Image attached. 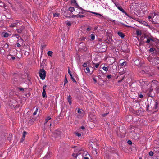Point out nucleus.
<instances>
[{
    "mask_svg": "<svg viewBox=\"0 0 159 159\" xmlns=\"http://www.w3.org/2000/svg\"><path fill=\"white\" fill-rule=\"evenodd\" d=\"M134 63L135 65L137 66H141L142 65V63L141 62V61L139 59H136L134 61Z\"/></svg>",
    "mask_w": 159,
    "mask_h": 159,
    "instance_id": "nucleus-5",
    "label": "nucleus"
},
{
    "mask_svg": "<svg viewBox=\"0 0 159 159\" xmlns=\"http://www.w3.org/2000/svg\"><path fill=\"white\" fill-rule=\"evenodd\" d=\"M25 139V138H24L23 137H22V138H21L20 142H22Z\"/></svg>",
    "mask_w": 159,
    "mask_h": 159,
    "instance_id": "nucleus-53",
    "label": "nucleus"
},
{
    "mask_svg": "<svg viewBox=\"0 0 159 159\" xmlns=\"http://www.w3.org/2000/svg\"><path fill=\"white\" fill-rule=\"evenodd\" d=\"M75 134L77 136H78V137H80L81 136V134L80 133H75Z\"/></svg>",
    "mask_w": 159,
    "mask_h": 159,
    "instance_id": "nucleus-45",
    "label": "nucleus"
},
{
    "mask_svg": "<svg viewBox=\"0 0 159 159\" xmlns=\"http://www.w3.org/2000/svg\"><path fill=\"white\" fill-rule=\"evenodd\" d=\"M16 27L17 28H19L21 26H22L23 25L22 23H20L19 22L17 21L16 22Z\"/></svg>",
    "mask_w": 159,
    "mask_h": 159,
    "instance_id": "nucleus-12",
    "label": "nucleus"
},
{
    "mask_svg": "<svg viewBox=\"0 0 159 159\" xmlns=\"http://www.w3.org/2000/svg\"><path fill=\"white\" fill-rule=\"evenodd\" d=\"M84 11H82V12H79V14H80V13H81V14H83L84 13Z\"/></svg>",
    "mask_w": 159,
    "mask_h": 159,
    "instance_id": "nucleus-57",
    "label": "nucleus"
},
{
    "mask_svg": "<svg viewBox=\"0 0 159 159\" xmlns=\"http://www.w3.org/2000/svg\"><path fill=\"white\" fill-rule=\"evenodd\" d=\"M124 13L125 14V15H126V16H127L128 17L130 18H131V17L130 16H129V15L125 11V12Z\"/></svg>",
    "mask_w": 159,
    "mask_h": 159,
    "instance_id": "nucleus-38",
    "label": "nucleus"
},
{
    "mask_svg": "<svg viewBox=\"0 0 159 159\" xmlns=\"http://www.w3.org/2000/svg\"><path fill=\"white\" fill-rule=\"evenodd\" d=\"M66 24L68 26H70L71 25V23L70 22H68L66 23Z\"/></svg>",
    "mask_w": 159,
    "mask_h": 159,
    "instance_id": "nucleus-39",
    "label": "nucleus"
},
{
    "mask_svg": "<svg viewBox=\"0 0 159 159\" xmlns=\"http://www.w3.org/2000/svg\"><path fill=\"white\" fill-rule=\"evenodd\" d=\"M89 11L91 13H92L95 14L99 16H102V15L101 14H99L98 13L95 12H92V11Z\"/></svg>",
    "mask_w": 159,
    "mask_h": 159,
    "instance_id": "nucleus-20",
    "label": "nucleus"
},
{
    "mask_svg": "<svg viewBox=\"0 0 159 159\" xmlns=\"http://www.w3.org/2000/svg\"><path fill=\"white\" fill-rule=\"evenodd\" d=\"M18 41L19 43L22 42L23 41V40L22 39H20Z\"/></svg>",
    "mask_w": 159,
    "mask_h": 159,
    "instance_id": "nucleus-54",
    "label": "nucleus"
},
{
    "mask_svg": "<svg viewBox=\"0 0 159 159\" xmlns=\"http://www.w3.org/2000/svg\"><path fill=\"white\" fill-rule=\"evenodd\" d=\"M102 69H103V70L105 71H108V68H107V67H105V66H104L103 68H102Z\"/></svg>",
    "mask_w": 159,
    "mask_h": 159,
    "instance_id": "nucleus-30",
    "label": "nucleus"
},
{
    "mask_svg": "<svg viewBox=\"0 0 159 159\" xmlns=\"http://www.w3.org/2000/svg\"><path fill=\"white\" fill-rule=\"evenodd\" d=\"M11 58V60H14L15 59V57L14 56H12Z\"/></svg>",
    "mask_w": 159,
    "mask_h": 159,
    "instance_id": "nucleus-51",
    "label": "nucleus"
},
{
    "mask_svg": "<svg viewBox=\"0 0 159 159\" xmlns=\"http://www.w3.org/2000/svg\"><path fill=\"white\" fill-rule=\"evenodd\" d=\"M122 24L124 26H125V27H129V26H128V25H125V24Z\"/></svg>",
    "mask_w": 159,
    "mask_h": 159,
    "instance_id": "nucleus-61",
    "label": "nucleus"
},
{
    "mask_svg": "<svg viewBox=\"0 0 159 159\" xmlns=\"http://www.w3.org/2000/svg\"><path fill=\"white\" fill-rule=\"evenodd\" d=\"M74 17H79V18H83V17H85V16L84 15H80L79 14H79H77V15H74Z\"/></svg>",
    "mask_w": 159,
    "mask_h": 159,
    "instance_id": "nucleus-13",
    "label": "nucleus"
},
{
    "mask_svg": "<svg viewBox=\"0 0 159 159\" xmlns=\"http://www.w3.org/2000/svg\"><path fill=\"white\" fill-rule=\"evenodd\" d=\"M81 129L83 130H84L85 129V127L83 126H82L80 127Z\"/></svg>",
    "mask_w": 159,
    "mask_h": 159,
    "instance_id": "nucleus-58",
    "label": "nucleus"
},
{
    "mask_svg": "<svg viewBox=\"0 0 159 159\" xmlns=\"http://www.w3.org/2000/svg\"><path fill=\"white\" fill-rule=\"evenodd\" d=\"M46 46V45H42L41 46V48H42L41 49H45Z\"/></svg>",
    "mask_w": 159,
    "mask_h": 159,
    "instance_id": "nucleus-43",
    "label": "nucleus"
},
{
    "mask_svg": "<svg viewBox=\"0 0 159 159\" xmlns=\"http://www.w3.org/2000/svg\"><path fill=\"white\" fill-rule=\"evenodd\" d=\"M16 47H20L21 46V44H19V43H17L16 44Z\"/></svg>",
    "mask_w": 159,
    "mask_h": 159,
    "instance_id": "nucleus-41",
    "label": "nucleus"
},
{
    "mask_svg": "<svg viewBox=\"0 0 159 159\" xmlns=\"http://www.w3.org/2000/svg\"><path fill=\"white\" fill-rule=\"evenodd\" d=\"M107 77L108 79H110L111 77V75H108L107 76Z\"/></svg>",
    "mask_w": 159,
    "mask_h": 159,
    "instance_id": "nucleus-52",
    "label": "nucleus"
},
{
    "mask_svg": "<svg viewBox=\"0 0 159 159\" xmlns=\"http://www.w3.org/2000/svg\"><path fill=\"white\" fill-rule=\"evenodd\" d=\"M12 56V55H8L7 56V58L9 60H11V57Z\"/></svg>",
    "mask_w": 159,
    "mask_h": 159,
    "instance_id": "nucleus-33",
    "label": "nucleus"
},
{
    "mask_svg": "<svg viewBox=\"0 0 159 159\" xmlns=\"http://www.w3.org/2000/svg\"><path fill=\"white\" fill-rule=\"evenodd\" d=\"M5 53V50H0V53L1 54H4Z\"/></svg>",
    "mask_w": 159,
    "mask_h": 159,
    "instance_id": "nucleus-35",
    "label": "nucleus"
},
{
    "mask_svg": "<svg viewBox=\"0 0 159 159\" xmlns=\"http://www.w3.org/2000/svg\"><path fill=\"white\" fill-rule=\"evenodd\" d=\"M119 36L120 37L122 38H123L125 37V35L123 33L121 32H118L117 33Z\"/></svg>",
    "mask_w": 159,
    "mask_h": 159,
    "instance_id": "nucleus-10",
    "label": "nucleus"
},
{
    "mask_svg": "<svg viewBox=\"0 0 159 159\" xmlns=\"http://www.w3.org/2000/svg\"><path fill=\"white\" fill-rule=\"evenodd\" d=\"M16 23H13L12 24H11V25H10V26L11 27H16Z\"/></svg>",
    "mask_w": 159,
    "mask_h": 159,
    "instance_id": "nucleus-29",
    "label": "nucleus"
},
{
    "mask_svg": "<svg viewBox=\"0 0 159 159\" xmlns=\"http://www.w3.org/2000/svg\"><path fill=\"white\" fill-rule=\"evenodd\" d=\"M27 134V133L25 131H24L23 133V137L24 138H25V137L26 135Z\"/></svg>",
    "mask_w": 159,
    "mask_h": 159,
    "instance_id": "nucleus-40",
    "label": "nucleus"
},
{
    "mask_svg": "<svg viewBox=\"0 0 159 159\" xmlns=\"http://www.w3.org/2000/svg\"><path fill=\"white\" fill-rule=\"evenodd\" d=\"M39 76L42 80L45 78L46 72L43 69H41L39 71Z\"/></svg>",
    "mask_w": 159,
    "mask_h": 159,
    "instance_id": "nucleus-3",
    "label": "nucleus"
},
{
    "mask_svg": "<svg viewBox=\"0 0 159 159\" xmlns=\"http://www.w3.org/2000/svg\"><path fill=\"white\" fill-rule=\"evenodd\" d=\"M136 33L138 35H141V32L137 30Z\"/></svg>",
    "mask_w": 159,
    "mask_h": 159,
    "instance_id": "nucleus-25",
    "label": "nucleus"
},
{
    "mask_svg": "<svg viewBox=\"0 0 159 159\" xmlns=\"http://www.w3.org/2000/svg\"><path fill=\"white\" fill-rule=\"evenodd\" d=\"M90 30V28L89 27H88L86 29V31H89Z\"/></svg>",
    "mask_w": 159,
    "mask_h": 159,
    "instance_id": "nucleus-47",
    "label": "nucleus"
},
{
    "mask_svg": "<svg viewBox=\"0 0 159 159\" xmlns=\"http://www.w3.org/2000/svg\"><path fill=\"white\" fill-rule=\"evenodd\" d=\"M139 83L141 88L143 89L146 90L148 89V86L149 85V82L144 80H139Z\"/></svg>",
    "mask_w": 159,
    "mask_h": 159,
    "instance_id": "nucleus-2",
    "label": "nucleus"
},
{
    "mask_svg": "<svg viewBox=\"0 0 159 159\" xmlns=\"http://www.w3.org/2000/svg\"><path fill=\"white\" fill-rule=\"evenodd\" d=\"M71 3L72 4H74L75 5L79 7V9H80L81 10H83V9L81 7H79V6L78 5L77 3H76V0H72Z\"/></svg>",
    "mask_w": 159,
    "mask_h": 159,
    "instance_id": "nucleus-9",
    "label": "nucleus"
},
{
    "mask_svg": "<svg viewBox=\"0 0 159 159\" xmlns=\"http://www.w3.org/2000/svg\"><path fill=\"white\" fill-rule=\"evenodd\" d=\"M86 70L85 71L86 73H90V69L89 68L87 67L86 68Z\"/></svg>",
    "mask_w": 159,
    "mask_h": 159,
    "instance_id": "nucleus-21",
    "label": "nucleus"
},
{
    "mask_svg": "<svg viewBox=\"0 0 159 159\" xmlns=\"http://www.w3.org/2000/svg\"><path fill=\"white\" fill-rule=\"evenodd\" d=\"M153 152L152 151H150L149 152V154L150 156H152L153 155Z\"/></svg>",
    "mask_w": 159,
    "mask_h": 159,
    "instance_id": "nucleus-32",
    "label": "nucleus"
},
{
    "mask_svg": "<svg viewBox=\"0 0 159 159\" xmlns=\"http://www.w3.org/2000/svg\"><path fill=\"white\" fill-rule=\"evenodd\" d=\"M114 4L117 7L119 6L120 5L118 2H114Z\"/></svg>",
    "mask_w": 159,
    "mask_h": 159,
    "instance_id": "nucleus-31",
    "label": "nucleus"
},
{
    "mask_svg": "<svg viewBox=\"0 0 159 159\" xmlns=\"http://www.w3.org/2000/svg\"><path fill=\"white\" fill-rule=\"evenodd\" d=\"M139 97L141 98H143V96L141 94H139L138 95Z\"/></svg>",
    "mask_w": 159,
    "mask_h": 159,
    "instance_id": "nucleus-36",
    "label": "nucleus"
},
{
    "mask_svg": "<svg viewBox=\"0 0 159 159\" xmlns=\"http://www.w3.org/2000/svg\"><path fill=\"white\" fill-rule=\"evenodd\" d=\"M4 3L2 2H0V6L2 7H3L4 6Z\"/></svg>",
    "mask_w": 159,
    "mask_h": 159,
    "instance_id": "nucleus-27",
    "label": "nucleus"
},
{
    "mask_svg": "<svg viewBox=\"0 0 159 159\" xmlns=\"http://www.w3.org/2000/svg\"><path fill=\"white\" fill-rule=\"evenodd\" d=\"M15 36L18 38L19 37V36L18 34H15Z\"/></svg>",
    "mask_w": 159,
    "mask_h": 159,
    "instance_id": "nucleus-60",
    "label": "nucleus"
},
{
    "mask_svg": "<svg viewBox=\"0 0 159 159\" xmlns=\"http://www.w3.org/2000/svg\"><path fill=\"white\" fill-rule=\"evenodd\" d=\"M157 49L159 50V43H158L157 44Z\"/></svg>",
    "mask_w": 159,
    "mask_h": 159,
    "instance_id": "nucleus-56",
    "label": "nucleus"
},
{
    "mask_svg": "<svg viewBox=\"0 0 159 159\" xmlns=\"http://www.w3.org/2000/svg\"><path fill=\"white\" fill-rule=\"evenodd\" d=\"M153 63L154 65H157L159 64V58L157 57L153 59Z\"/></svg>",
    "mask_w": 159,
    "mask_h": 159,
    "instance_id": "nucleus-6",
    "label": "nucleus"
},
{
    "mask_svg": "<svg viewBox=\"0 0 159 159\" xmlns=\"http://www.w3.org/2000/svg\"><path fill=\"white\" fill-rule=\"evenodd\" d=\"M158 105V103L157 102H155V108L156 109L157 108Z\"/></svg>",
    "mask_w": 159,
    "mask_h": 159,
    "instance_id": "nucleus-34",
    "label": "nucleus"
},
{
    "mask_svg": "<svg viewBox=\"0 0 159 159\" xmlns=\"http://www.w3.org/2000/svg\"><path fill=\"white\" fill-rule=\"evenodd\" d=\"M71 99L72 97H71V96L69 95V96H67V99L68 100V101L69 102L70 104L71 105Z\"/></svg>",
    "mask_w": 159,
    "mask_h": 159,
    "instance_id": "nucleus-11",
    "label": "nucleus"
},
{
    "mask_svg": "<svg viewBox=\"0 0 159 159\" xmlns=\"http://www.w3.org/2000/svg\"><path fill=\"white\" fill-rule=\"evenodd\" d=\"M19 89L21 91H23L24 90V89L23 88H19Z\"/></svg>",
    "mask_w": 159,
    "mask_h": 159,
    "instance_id": "nucleus-48",
    "label": "nucleus"
},
{
    "mask_svg": "<svg viewBox=\"0 0 159 159\" xmlns=\"http://www.w3.org/2000/svg\"><path fill=\"white\" fill-rule=\"evenodd\" d=\"M8 36V34L7 33H4V34L3 35V36L5 37H7Z\"/></svg>",
    "mask_w": 159,
    "mask_h": 159,
    "instance_id": "nucleus-37",
    "label": "nucleus"
},
{
    "mask_svg": "<svg viewBox=\"0 0 159 159\" xmlns=\"http://www.w3.org/2000/svg\"><path fill=\"white\" fill-rule=\"evenodd\" d=\"M144 23H145L144 24V25H146V26H148V24L147 23H146V22H145Z\"/></svg>",
    "mask_w": 159,
    "mask_h": 159,
    "instance_id": "nucleus-62",
    "label": "nucleus"
},
{
    "mask_svg": "<svg viewBox=\"0 0 159 159\" xmlns=\"http://www.w3.org/2000/svg\"><path fill=\"white\" fill-rule=\"evenodd\" d=\"M107 114V113H106V114H102V116L104 117H105V116H106V115Z\"/></svg>",
    "mask_w": 159,
    "mask_h": 159,
    "instance_id": "nucleus-63",
    "label": "nucleus"
},
{
    "mask_svg": "<svg viewBox=\"0 0 159 159\" xmlns=\"http://www.w3.org/2000/svg\"><path fill=\"white\" fill-rule=\"evenodd\" d=\"M69 11H70L71 12H73L74 11H75V9L74 7H70L69 8Z\"/></svg>",
    "mask_w": 159,
    "mask_h": 159,
    "instance_id": "nucleus-19",
    "label": "nucleus"
},
{
    "mask_svg": "<svg viewBox=\"0 0 159 159\" xmlns=\"http://www.w3.org/2000/svg\"><path fill=\"white\" fill-rule=\"evenodd\" d=\"M68 73L70 75H72V74H71V72L69 69L68 70Z\"/></svg>",
    "mask_w": 159,
    "mask_h": 159,
    "instance_id": "nucleus-49",
    "label": "nucleus"
},
{
    "mask_svg": "<svg viewBox=\"0 0 159 159\" xmlns=\"http://www.w3.org/2000/svg\"><path fill=\"white\" fill-rule=\"evenodd\" d=\"M53 52L51 51H49L48 52L47 54L49 56H51L52 55Z\"/></svg>",
    "mask_w": 159,
    "mask_h": 159,
    "instance_id": "nucleus-26",
    "label": "nucleus"
},
{
    "mask_svg": "<svg viewBox=\"0 0 159 159\" xmlns=\"http://www.w3.org/2000/svg\"><path fill=\"white\" fill-rule=\"evenodd\" d=\"M60 15V14L58 13H53V16L54 17H58Z\"/></svg>",
    "mask_w": 159,
    "mask_h": 159,
    "instance_id": "nucleus-18",
    "label": "nucleus"
},
{
    "mask_svg": "<svg viewBox=\"0 0 159 159\" xmlns=\"http://www.w3.org/2000/svg\"><path fill=\"white\" fill-rule=\"evenodd\" d=\"M117 8L120 11H121L122 13H124L125 12L124 10L122 8L120 5L119 6L117 7Z\"/></svg>",
    "mask_w": 159,
    "mask_h": 159,
    "instance_id": "nucleus-14",
    "label": "nucleus"
},
{
    "mask_svg": "<svg viewBox=\"0 0 159 159\" xmlns=\"http://www.w3.org/2000/svg\"><path fill=\"white\" fill-rule=\"evenodd\" d=\"M127 62L126 61H125L121 64V66H125L126 65Z\"/></svg>",
    "mask_w": 159,
    "mask_h": 159,
    "instance_id": "nucleus-22",
    "label": "nucleus"
},
{
    "mask_svg": "<svg viewBox=\"0 0 159 159\" xmlns=\"http://www.w3.org/2000/svg\"><path fill=\"white\" fill-rule=\"evenodd\" d=\"M83 66L84 67H86L87 66V63H84L83 65Z\"/></svg>",
    "mask_w": 159,
    "mask_h": 159,
    "instance_id": "nucleus-44",
    "label": "nucleus"
},
{
    "mask_svg": "<svg viewBox=\"0 0 159 159\" xmlns=\"http://www.w3.org/2000/svg\"><path fill=\"white\" fill-rule=\"evenodd\" d=\"M47 86L46 85H44L43 87V92L42 93L43 97L44 98L46 96V88Z\"/></svg>",
    "mask_w": 159,
    "mask_h": 159,
    "instance_id": "nucleus-8",
    "label": "nucleus"
},
{
    "mask_svg": "<svg viewBox=\"0 0 159 159\" xmlns=\"http://www.w3.org/2000/svg\"><path fill=\"white\" fill-rule=\"evenodd\" d=\"M84 159H89L87 157H84Z\"/></svg>",
    "mask_w": 159,
    "mask_h": 159,
    "instance_id": "nucleus-64",
    "label": "nucleus"
},
{
    "mask_svg": "<svg viewBox=\"0 0 159 159\" xmlns=\"http://www.w3.org/2000/svg\"><path fill=\"white\" fill-rule=\"evenodd\" d=\"M70 78L72 80L73 82H74L75 83H76V81L75 80L74 78L73 77L72 75H70Z\"/></svg>",
    "mask_w": 159,
    "mask_h": 159,
    "instance_id": "nucleus-23",
    "label": "nucleus"
},
{
    "mask_svg": "<svg viewBox=\"0 0 159 159\" xmlns=\"http://www.w3.org/2000/svg\"><path fill=\"white\" fill-rule=\"evenodd\" d=\"M148 19L154 24L159 23V15H156L154 13H152L151 16L148 17Z\"/></svg>",
    "mask_w": 159,
    "mask_h": 159,
    "instance_id": "nucleus-1",
    "label": "nucleus"
},
{
    "mask_svg": "<svg viewBox=\"0 0 159 159\" xmlns=\"http://www.w3.org/2000/svg\"><path fill=\"white\" fill-rule=\"evenodd\" d=\"M64 82H65L64 85L65 84L67 83L68 82V81H67V78H66V76L65 77V79Z\"/></svg>",
    "mask_w": 159,
    "mask_h": 159,
    "instance_id": "nucleus-42",
    "label": "nucleus"
},
{
    "mask_svg": "<svg viewBox=\"0 0 159 159\" xmlns=\"http://www.w3.org/2000/svg\"><path fill=\"white\" fill-rule=\"evenodd\" d=\"M76 111H77V112L81 116H83V111L82 110H81V109L80 108H77L76 109Z\"/></svg>",
    "mask_w": 159,
    "mask_h": 159,
    "instance_id": "nucleus-7",
    "label": "nucleus"
},
{
    "mask_svg": "<svg viewBox=\"0 0 159 159\" xmlns=\"http://www.w3.org/2000/svg\"><path fill=\"white\" fill-rule=\"evenodd\" d=\"M127 142L128 143L129 145H131L132 144V142L130 140H128Z\"/></svg>",
    "mask_w": 159,
    "mask_h": 159,
    "instance_id": "nucleus-46",
    "label": "nucleus"
},
{
    "mask_svg": "<svg viewBox=\"0 0 159 159\" xmlns=\"http://www.w3.org/2000/svg\"><path fill=\"white\" fill-rule=\"evenodd\" d=\"M4 45L3 46V48H7L8 47V44L7 43H4L3 44Z\"/></svg>",
    "mask_w": 159,
    "mask_h": 159,
    "instance_id": "nucleus-24",
    "label": "nucleus"
},
{
    "mask_svg": "<svg viewBox=\"0 0 159 159\" xmlns=\"http://www.w3.org/2000/svg\"><path fill=\"white\" fill-rule=\"evenodd\" d=\"M90 38L92 40H94L95 39V36L93 34H91L90 35Z\"/></svg>",
    "mask_w": 159,
    "mask_h": 159,
    "instance_id": "nucleus-17",
    "label": "nucleus"
},
{
    "mask_svg": "<svg viewBox=\"0 0 159 159\" xmlns=\"http://www.w3.org/2000/svg\"><path fill=\"white\" fill-rule=\"evenodd\" d=\"M51 119V117L49 116H48L45 119V122L44 123V125H45L46 123L49 120Z\"/></svg>",
    "mask_w": 159,
    "mask_h": 159,
    "instance_id": "nucleus-15",
    "label": "nucleus"
},
{
    "mask_svg": "<svg viewBox=\"0 0 159 159\" xmlns=\"http://www.w3.org/2000/svg\"><path fill=\"white\" fill-rule=\"evenodd\" d=\"M23 51H24V54L25 55H28L29 54V53L28 52H26L25 50H23Z\"/></svg>",
    "mask_w": 159,
    "mask_h": 159,
    "instance_id": "nucleus-28",
    "label": "nucleus"
},
{
    "mask_svg": "<svg viewBox=\"0 0 159 159\" xmlns=\"http://www.w3.org/2000/svg\"><path fill=\"white\" fill-rule=\"evenodd\" d=\"M24 29V27H22L21 28H20V29H17V32L19 33H20L22 32V31Z\"/></svg>",
    "mask_w": 159,
    "mask_h": 159,
    "instance_id": "nucleus-16",
    "label": "nucleus"
},
{
    "mask_svg": "<svg viewBox=\"0 0 159 159\" xmlns=\"http://www.w3.org/2000/svg\"><path fill=\"white\" fill-rule=\"evenodd\" d=\"M93 80L94 82V83H96L97 82V80H96L95 78H93Z\"/></svg>",
    "mask_w": 159,
    "mask_h": 159,
    "instance_id": "nucleus-55",
    "label": "nucleus"
},
{
    "mask_svg": "<svg viewBox=\"0 0 159 159\" xmlns=\"http://www.w3.org/2000/svg\"><path fill=\"white\" fill-rule=\"evenodd\" d=\"M99 65V64L98 63H97V64H96V65L95 66V67H96V68H97L98 67Z\"/></svg>",
    "mask_w": 159,
    "mask_h": 159,
    "instance_id": "nucleus-50",
    "label": "nucleus"
},
{
    "mask_svg": "<svg viewBox=\"0 0 159 159\" xmlns=\"http://www.w3.org/2000/svg\"><path fill=\"white\" fill-rule=\"evenodd\" d=\"M146 43L151 45H152L154 43V40L150 37L147 38Z\"/></svg>",
    "mask_w": 159,
    "mask_h": 159,
    "instance_id": "nucleus-4",
    "label": "nucleus"
},
{
    "mask_svg": "<svg viewBox=\"0 0 159 159\" xmlns=\"http://www.w3.org/2000/svg\"><path fill=\"white\" fill-rule=\"evenodd\" d=\"M37 112H36V111H35L33 113V115H36L37 114Z\"/></svg>",
    "mask_w": 159,
    "mask_h": 159,
    "instance_id": "nucleus-59",
    "label": "nucleus"
}]
</instances>
